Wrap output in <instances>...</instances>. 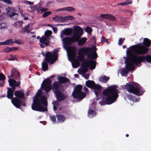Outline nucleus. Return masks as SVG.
I'll return each mask as SVG.
<instances>
[{
	"label": "nucleus",
	"instance_id": "1",
	"mask_svg": "<svg viewBox=\"0 0 151 151\" xmlns=\"http://www.w3.org/2000/svg\"><path fill=\"white\" fill-rule=\"evenodd\" d=\"M78 60L80 62L83 61L82 65L78 70L79 73L81 75L84 74L87 71L88 67L91 70L95 68L96 62L93 59L97 57L95 51L93 50L90 47H83L78 50Z\"/></svg>",
	"mask_w": 151,
	"mask_h": 151
},
{
	"label": "nucleus",
	"instance_id": "2",
	"mask_svg": "<svg viewBox=\"0 0 151 151\" xmlns=\"http://www.w3.org/2000/svg\"><path fill=\"white\" fill-rule=\"evenodd\" d=\"M74 32L71 37H68L62 39L63 46L66 51L68 58L69 55L72 58H74L77 51L76 47L72 46L68 47V46L73 42H77L83 33V29L79 26L74 27Z\"/></svg>",
	"mask_w": 151,
	"mask_h": 151
},
{
	"label": "nucleus",
	"instance_id": "3",
	"mask_svg": "<svg viewBox=\"0 0 151 151\" xmlns=\"http://www.w3.org/2000/svg\"><path fill=\"white\" fill-rule=\"evenodd\" d=\"M128 49L131 52L132 55L135 60V65H138L142 62L145 61L151 62V55H147L140 56L138 55H143L147 53L149 48L140 45H134L130 46Z\"/></svg>",
	"mask_w": 151,
	"mask_h": 151
},
{
	"label": "nucleus",
	"instance_id": "4",
	"mask_svg": "<svg viewBox=\"0 0 151 151\" xmlns=\"http://www.w3.org/2000/svg\"><path fill=\"white\" fill-rule=\"evenodd\" d=\"M117 86L116 85H112L108 87L103 92L102 100L99 102L102 106L106 104H110L114 102L118 96V90L116 89Z\"/></svg>",
	"mask_w": 151,
	"mask_h": 151
},
{
	"label": "nucleus",
	"instance_id": "5",
	"mask_svg": "<svg viewBox=\"0 0 151 151\" xmlns=\"http://www.w3.org/2000/svg\"><path fill=\"white\" fill-rule=\"evenodd\" d=\"M40 89L38 90L35 96L33 98L32 109L33 110L40 111H47V102L45 96L42 95Z\"/></svg>",
	"mask_w": 151,
	"mask_h": 151
},
{
	"label": "nucleus",
	"instance_id": "6",
	"mask_svg": "<svg viewBox=\"0 0 151 151\" xmlns=\"http://www.w3.org/2000/svg\"><path fill=\"white\" fill-rule=\"evenodd\" d=\"M127 57H124L122 59L125 60L124 63L126 64V68H122L120 69V73L122 76H126L129 71L134 70L135 65V60L134 59L130 50L128 48L126 51Z\"/></svg>",
	"mask_w": 151,
	"mask_h": 151
},
{
	"label": "nucleus",
	"instance_id": "7",
	"mask_svg": "<svg viewBox=\"0 0 151 151\" xmlns=\"http://www.w3.org/2000/svg\"><path fill=\"white\" fill-rule=\"evenodd\" d=\"M122 87L129 92L138 96L142 95L144 92L139 84L134 82H130L127 83L126 85L123 86Z\"/></svg>",
	"mask_w": 151,
	"mask_h": 151
},
{
	"label": "nucleus",
	"instance_id": "8",
	"mask_svg": "<svg viewBox=\"0 0 151 151\" xmlns=\"http://www.w3.org/2000/svg\"><path fill=\"white\" fill-rule=\"evenodd\" d=\"M59 51L58 49H55L54 50L52 54L50 52H47L46 54L45 58L42 64V69L44 71L47 70L48 68V64L45 61V60L47 62H49L51 64H52L56 60Z\"/></svg>",
	"mask_w": 151,
	"mask_h": 151
},
{
	"label": "nucleus",
	"instance_id": "9",
	"mask_svg": "<svg viewBox=\"0 0 151 151\" xmlns=\"http://www.w3.org/2000/svg\"><path fill=\"white\" fill-rule=\"evenodd\" d=\"M63 88V86L58 81L54 82L52 86V90L55 95L57 99L59 101L65 99L64 95L60 92Z\"/></svg>",
	"mask_w": 151,
	"mask_h": 151
},
{
	"label": "nucleus",
	"instance_id": "10",
	"mask_svg": "<svg viewBox=\"0 0 151 151\" xmlns=\"http://www.w3.org/2000/svg\"><path fill=\"white\" fill-rule=\"evenodd\" d=\"M82 86L81 85H77L74 88L72 96L74 98L81 100L85 98L86 94L82 91Z\"/></svg>",
	"mask_w": 151,
	"mask_h": 151
},
{
	"label": "nucleus",
	"instance_id": "11",
	"mask_svg": "<svg viewBox=\"0 0 151 151\" xmlns=\"http://www.w3.org/2000/svg\"><path fill=\"white\" fill-rule=\"evenodd\" d=\"M8 82L9 86L12 88H8L7 96L8 99H12L13 97V92L15 90V87L19 85L20 82L18 81L17 82L14 79H9Z\"/></svg>",
	"mask_w": 151,
	"mask_h": 151
},
{
	"label": "nucleus",
	"instance_id": "12",
	"mask_svg": "<svg viewBox=\"0 0 151 151\" xmlns=\"http://www.w3.org/2000/svg\"><path fill=\"white\" fill-rule=\"evenodd\" d=\"M86 85L88 87L93 88L96 96L97 97H101L100 96L101 95L102 92L100 90L101 86L100 85H96L94 81L90 80L86 82Z\"/></svg>",
	"mask_w": 151,
	"mask_h": 151
},
{
	"label": "nucleus",
	"instance_id": "13",
	"mask_svg": "<svg viewBox=\"0 0 151 151\" xmlns=\"http://www.w3.org/2000/svg\"><path fill=\"white\" fill-rule=\"evenodd\" d=\"M7 15L13 20H16L18 18V14L16 13V9L12 7H9L6 8Z\"/></svg>",
	"mask_w": 151,
	"mask_h": 151
},
{
	"label": "nucleus",
	"instance_id": "14",
	"mask_svg": "<svg viewBox=\"0 0 151 151\" xmlns=\"http://www.w3.org/2000/svg\"><path fill=\"white\" fill-rule=\"evenodd\" d=\"M51 82L50 79L44 80L42 82L41 87L44 89L46 93L49 92L51 89Z\"/></svg>",
	"mask_w": 151,
	"mask_h": 151
},
{
	"label": "nucleus",
	"instance_id": "15",
	"mask_svg": "<svg viewBox=\"0 0 151 151\" xmlns=\"http://www.w3.org/2000/svg\"><path fill=\"white\" fill-rule=\"evenodd\" d=\"M95 108V102H92V104L90 106L88 111V116L89 118H91L96 116V113L94 111Z\"/></svg>",
	"mask_w": 151,
	"mask_h": 151
},
{
	"label": "nucleus",
	"instance_id": "16",
	"mask_svg": "<svg viewBox=\"0 0 151 151\" xmlns=\"http://www.w3.org/2000/svg\"><path fill=\"white\" fill-rule=\"evenodd\" d=\"M104 19L110 20L112 21H115L116 20V18L114 16L108 14H102L100 15L99 19L101 21Z\"/></svg>",
	"mask_w": 151,
	"mask_h": 151
},
{
	"label": "nucleus",
	"instance_id": "17",
	"mask_svg": "<svg viewBox=\"0 0 151 151\" xmlns=\"http://www.w3.org/2000/svg\"><path fill=\"white\" fill-rule=\"evenodd\" d=\"M11 102L14 106L18 108H19L20 104L23 106H25L24 101H21L20 99L16 98H14L12 99Z\"/></svg>",
	"mask_w": 151,
	"mask_h": 151
},
{
	"label": "nucleus",
	"instance_id": "18",
	"mask_svg": "<svg viewBox=\"0 0 151 151\" xmlns=\"http://www.w3.org/2000/svg\"><path fill=\"white\" fill-rule=\"evenodd\" d=\"M73 29H72L67 28L64 30L62 31L60 35V37L62 38V40L64 38L65 35H70L72 33ZM66 38V37H65Z\"/></svg>",
	"mask_w": 151,
	"mask_h": 151
},
{
	"label": "nucleus",
	"instance_id": "19",
	"mask_svg": "<svg viewBox=\"0 0 151 151\" xmlns=\"http://www.w3.org/2000/svg\"><path fill=\"white\" fill-rule=\"evenodd\" d=\"M11 77L15 78L16 79H19L20 75L19 72L16 69L13 68L11 71V73L10 76H8V78Z\"/></svg>",
	"mask_w": 151,
	"mask_h": 151
},
{
	"label": "nucleus",
	"instance_id": "20",
	"mask_svg": "<svg viewBox=\"0 0 151 151\" xmlns=\"http://www.w3.org/2000/svg\"><path fill=\"white\" fill-rule=\"evenodd\" d=\"M50 38L46 36H43L40 40V43H44L46 46L49 45Z\"/></svg>",
	"mask_w": 151,
	"mask_h": 151
},
{
	"label": "nucleus",
	"instance_id": "21",
	"mask_svg": "<svg viewBox=\"0 0 151 151\" xmlns=\"http://www.w3.org/2000/svg\"><path fill=\"white\" fill-rule=\"evenodd\" d=\"M58 82L60 84V83H68V84L70 85V82H69V80L65 77L60 76L58 77Z\"/></svg>",
	"mask_w": 151,
	"mask_h": 151
},
{
	"label": "nucleus",
	"instance_id": "22",
	"mask_svg": "<svg viewBox=\"0 0 151 151\" xmlns=\"http://www.w3.org/2000/svg\"><path fill=\"white\" fill-rule=\"evenodd\" d=\"M87 38L86 37H83L82 38H79L78 40V44L79 46L83 45L86 42Z\"/></svg>",
	"mask_w": 151,
	"mask_h": 151
},
{
	"label": "nucleus",
	"instance_id": "23",
	"mask_svg": "<svg viewBox=\"0 0 151 151\" xmlns=\"http://www.w3.org/2000/svg\"><path fill=\"white\" fill-rule=\"evenodd\" d=\"M52 19L55 22H65L64 17L56 16L53 17Z\"/></svg>",
	"mask_w": 151,
	"mask_h": 151
},
{
	"label": "nucleus",
	"instance_id": "24",
	"mask_svg": "<svg viewBox=\"0 0 151 151\" xmlns=\"http://www.w3.org/2000/svg\"><path fill=\"white\" fill-rule=\"evenodd\" d=\"M15 96L17 97L22 99L24 97V93L20 91H17L15 92Z\"/></svg>",
	"mask_w": 151,
	"mask_h": 151
},
{
	"label": "nucleus",
	"instance_id": "25",
	"mask_svg": "<svg viewBox=\"0 0 151 151\" xmlns=\"http://www.w3.org/2000/svg\"><path fill=\"white\" fill-rule=\"evenodd\" d=\"M5 77L3 74L0 73V86H3L5 83Z\"/></svg>",
	"mask_w": 151,
	"mask_h": 151
},
{
	"label": "nucleus",
	"instance_id": "26",
	"mask_svg": "<svg viewBox=\"0 0 151 151\" xmlns=\"http://www.w3.org/2000/svg\"><path fill=\"white\" fill-rule=\"evenodd\" d=\"M30 25V24H28L27 25H26L24 28H23L22 30L20 31V32L22 33L24 32L29 33L30 32L29 29Z\"/></svg>",
	"mask_w": 151,
	"mask_h": 151
},
{
	"label": "nucleus",
	"instance_id": "27",
	"mask_svg": "<svg viewBox=\"0 0 151 151\" xmlns=\"http://www.w3.org/2000/svg\"><path fill=\"white\" fill-rule=\"evenodd\" d=\"M151 44V41L147 38H145L143 39V44L147 47H149Z\"/></svg>",
	"mask_w": 151,
	"mask_h": 151
},
{
	"label": "nucleus",
	"instance_id": "28",
	"mask_svg": "<svg viewBox=\"0 0 151 151\" xmlns=\"http://www.w3.org/2000/svg\"><path fill=\"white\" fill-rule=\"evenodd\" d=\"M109 78L106 76H101L99 78V81L103 83H106L109 80Z\"/></svg>",
	"mask_w": 151,
	"mask_h": 151
},
{
	"label": "nucleus",
	"instance_id": "29",
	"mask_svg": "<svg viewBox=\"0 0 151 151\" xmlns=\"http://www.w3.org/2000/svg\"><path fill=\"white\" fill-rule=\"evenodd\" d=\"M72 65L73 67L74 68H77L80 65V63L78 60H74L71 62Z\"/></svg>",
	"mask_w": 151,
	"mask_h": 151
},
{
	"label": "nucleus",
	"instance_id": "30",
	"mask_svg": "<svg viewBox=\"0 0 151 151\" xmlns=\"http://www.w3.org/2000/svg\"><path fill=\"white\" fill-rule=\"evenodd\" d=\"M58 121V122H62L65 120V117L63 115H59L57 116Z\"/></svg>",
	"mask_w": 151,
	"mask_h": 151
},
{
	"label": "nucleus",
	"instance_id": "31",
	"mask_svg": "<svg viewBox=\"0 0 151 151\" xmlns=\"http://www.w3.org/2000/svg\"><path fill=\"white\" fill-rule=\"evenodd\" d=\"M127 97L130 100L133 101V102H136L138 101L135 97L131 95H128L127 96Z\"/></svg>",
	"mask_w": 151,
	"mask_h": 151
},
{
	"label": "nucleus",
	"instance_id": "32",
	"mask_svg": "<svg viewBox=\"0 0 151 151\" xmlns=\"http://www.w3.org/2000/svg\"><path fill=\"white\" fill-rule=\"evenodd\" d=\"M64 17V22H66L69 20H73L75 18L72 16H68Z\"/></svg>",
	"mask_w": 151,
	"mask_h": 151
},
{
	"label": "nucleus",
	"instance_id": "33",
	"mask_svg": "<svg viewBox=\"0 0 151 151\" xmlns=\"http://www.w3.org/2000/svg\"><path fill=\"white\" fill-rule=\"evenodd\" d=\"M132 1H127L124 2L122 3L118 4L117 5L124 6L127 5L128 4H131L132 3Z\"/></svg>",
	"mask_w": 151,
	"mask_h": 151
},
{
	"label": "nucleus",
	"instance_id": "34",
	"mask_svg": "<svg viewBox=\"0 0 151 151\" xmlns=\"http://www.w3.org/2000/svg\"><path fill=\"white\" fill-rule=\"evenodd\" d=\"M75 9L72 6H69L65 7V11L68 12H72L73 11L75 10Z\"/></svg>",
	"mask_w": 151,
	"mask_h": 151
},
{
	"label": "nucleus",
	"instance_id": "35",
	"mask_svg": "<svg viewBox=\"0 0 151 151\" xmlns=\"http://www.w3.org/2000/svg\"><path fill=\"white\" fill-rule=\"evenodd\" d=\"M51 13L52 12L50 11L45 12L43 14L42 17L44 18L50 15Z\"/></svg>",
	"mask_w": 151,
	"mask_h": 151
},
{
	"label": "nucleus",
	"instance_id": "36",
	"mask_svg": "<svg viewBox=\"0 0 151 151\" xmlns=\"http://www.w3.org/2000/svg\"><path fill=\"white\" fill-rule=\"evenodd\" d=\"M52 33V32L51 31L47 30L45 32L44 36H46L47 37L48 36L49 38H50V35Z\"/></svg>",
	"mask_w": 151,
	"mask_h": 151
},
{
	"label": "nucleus",
	"instance_id": "37",
	"mask_svg": "<svg viewBox=\"0 0 151 151\" xmlns=\"http://www.w3.org/2000/svg\"><path fill=\"white\" fill-rule=\"evenodd\" d=\"M124 40H125L124 38H120L118 40V45L119 46H121Z\"/></svg>",
	"mask_w": 151,
	"mask_h": 151
},
{
	"label": "nucleus",
	"instance_id": "38",
	"mask_svg": "<svg viewBox=\"0 0 151 151\" xmlns=\"http://www.w3.org/2000/svg\"><path fill=\"white\" fill-rule=\"evenodd\" d=\"M5 45H10L12 44L13 41L11 39H10L5 41Z\"/></svg>",
	"mask_w": 151,
	"mask_h": 151
},
{
	"label": "nucleus",
	"instance_id": "39",
	"mask_svg": "<svg viewBox=\"0 0 151 151\" xmlns=\"http://www.w3.org/2000/svg\"><path fill=\"white\" fill-rule=\"evenodd\" d=\"M101 40L102 42H105L107 45L109 44V42L108 41V39H106L104 37L102 36V37L101 39Z\"/></svg>",
	"mask_w": 151,
	"mask_h": 151
},
{
	"label": "nucleus",
	"instance_id": "40",
	"mask_svg": "<svg viewBox=\"0 0 151 151\" xmlns=\"http://www.w3.org/2000/svg\"><path fill=\"white\" fill-rule=\"evenodd\" d=\"M85 31L88 33H89L91 32L92 31V29L91 27H87L85 29Z\"/></svg>",
	"mask_w": 151,
	"mask_h": 151
},
{
	"label": "nucleus",
	"instance_id": "41",
	"mask_svg": "<svg viewBox=\"0 0 151 151\" xmlns=\"http://www.w3.org/2000/svg\"><path fill=\"white\" fill-rule=\"evenodd\" d=\"M58 102L57 101H54L52 102V104L53 105V109L54 110H55L57 108V106L58 105Z\"/></svg>",
	"mask_w": 151,
	"mask_h": 151
},
{
	"label": "nucleus",
	"instance_id": "42",
	"mask_svg": "<svg viewBox=\"0 0 151 151\" xmlns=\"http://www.w3.org/2000/svg\"><path fill=\"white\" fill-rule=\"evenodd\" d=\"M7 27V24L4 22H3L1 23L0 24V29H2L3 28H6Z\"/></svg>",
	"mask_w": 151,
	"mask_h": 151
},
{
	"label": "nucleus",
	"instance_id": "43",
	"mask_svg": "<svg viewBox=\"0 0 151 151\" xmlns=\"http://www.w3.org/2000/svg\"><path fill=\"white\" fill-rule=\"evenodd\" d=\"M1 1H4L7 4L11 5L12 2L10 0H0Z\"/></svg>",
	"mask_w": 151,
	"mask_h": 151
},
{
	"label": "nucleus",
	"instance_id": "44",
	"mask_svg": "<svg viewBox=\"0 0 151 151\" xmlns=\"http://www.w3.org/2000/svg\"><path fill=\"white\" fill-rule=\"evenodd\" d=\"M10 50V48L7 47L4 49L3 51L5 52H11Z\"/></svg>",
	"mask_w": 151,
	"mask_h": 151
},
{
	"label": "nucleus",
	"instance_id": "45",
	"mask_svg": "<svg viewBox=\"0 0 151 151\" xmlns=\"http://www.w3.org/2000/svg\"><path fill=\"white\" fill-rule=\"evenodd\" d=\"M51 121L53 123H55L56 121V117L55 116H50Z\"/></svg>",
	"mask_w": 151,
	"mask_h": 151
},
{
	"label": "nucleus",
	"instance_id": "46",
	"mask_svg": "<svg viewBox=\"0 0 151 151\" xmlns=\"http://www.w3.org/2000/svg\"><path fill=\"white\" fill-rule=\"evenodd\" d=\"M18 48L17 47H11L10 48V51H14L15 50H18Z\"/></svg>",
	"mask_w": 151,
	"mask_h": 151
},
{
	"label": "nucleus",
	"instance_id": "47",
	"mask_svg": "<svg viewBox=\"0 0 151 151\" xmlns=\"http://www.w3.org/2000/svg\"><path fill=\"white\" fill-rule=\"evenodd\" d=\"M40 10L42 12H46V11L48 10L47 8H42L40 9Z\"/></svg>",
	"mask_w": 151,
	"mask_h": 151
},
{
	"label": "nucleus",
	"instance_id": "48",
	"mask_svg": "<svg viewBox=\"0 0 151 151\" xmlns=\"http://www.w3.org/2000/svg\"><path fill=\"white\" fill-rule=\"evenodd\" d=\"M25 3L26 4H29L30 5H32L33 4L34 2H32L30 1H25Z\"/></svg>",
	"mask_w": 151,
	"mask_h": 151
},
{
	"label": "nucleus",
	"instance_id": "49",
	"mask_svg": "<svg viewBox=\"0 0 151 151\" xmlns=\"http://www.w3.org/2000/svg\"><path fill=\"white\" fill-rule=\"evenodd\" d=\"M65 11V7L62 8L61 9H58L56 10V11L57 12L63 11Z\"/></svg>",
	"mask_w": 151,
	"mask_h": 151
},
{
	"label": "nucleus",
	"instance_id": "50",
	"mask_svg": "<svg viewBox=\"0 0 151 151\" xmlns=\"http://www.w3.org/2000/svg\"><path fill=\"white\" fill-rule=\"evenodd\" d=\"M52 28L54 32H55V33H56L58 31V29L57 28L55 27H52Z\"/></svg>",
	"mask_w": 151,
	"mask_h": 151
},
{
	"label": "nucleus",
	"instance_id": "51",
	"mask_svg": "<svg viewBox=\"0 0 151 151\" xmlns=\"http://www.w3.org/2000/svg\"><path fill=\"white\" fill-rule=\"evenodd\" d=\"M89 76V74H86L84 75V78L86 79H87L88 78Z\"/></svg>",
	"mask_w": 151,
	"mask_h": 151
},
{
	"label": "nucleus",
	"instance_id": "52",
	"mask_svg": "<svg viewBox=\"0 0 151 151\" xmlns=\"http://www.w3.org/2000/svg\"><path fill=\"white\" fill-rule=\"evenodd\" d=\"M15 56H12L10 59H9L8 60H13L15 59Z\"/></svg>",
	"mask_w": 151,
	"mask_h": 151
},
{
	"label": "nucleus",
	"instance_id": "53",
	"mask_svg": "<svg viewBox=\"0 0 151 151\" xmlns=\"http://www.w3.org/2000/svg\"><path fill=\"white\" fill-rule=\"evenodd\" d=\"M51 2L50 1H48L46 4V6L48 7L51 4Z\"/></svg>",
	"mask_w": 151,
	"mask_h": 151
},
{
	"label": "nucleus",
	"instance_id": "54",
	"mask_svg": "<svg viewBox=\"0 0 151 151\" xmlns=\"http://www.w3.org/2000/svg\"><path fill=\"white\" fill-rule=\"evenodd\" d=\"M14 42H15L16 43L18 44H20L22 43L19 40H16Z\"/></svg>",
	"mask_w": 151,
	"mask_h": 151
},
{
	"label": "nucleus",
	"instance_id": "55",
	"mask_svg": "<svg viewBox=\"0 0 151 151\" xmlns=\"http://www.w3.org/2000/svg\"><path fill=\"white\" fill-rule=\"evenodd\" d=\"M84 90L86 92V93H88V89L86 87H85L84 88Z\"/></svg>",
	"mask_w": 151,
	"mask_h": 151
},
{
	"label": "nucleus",
	"instance_id": "56",
	"mask_svg": "<svg viewBox=\"0 0 151 151\" xmlns=\"http://www.w3.org/2000/svg\"><path fill=\"white\" fill-rule=\"evenodd\" d=\"M44 43H40V45L41 47L42 48H44Z\"/></svg>",
	"mask_w": 151,
	"mask_h": 151
},
{
	"label": "nucleus",
	"instance_id": "57",
	"mask_svg": "<svg viewBox=\"0 0 151 151\" xmlns=\"http://www.w3.org/2000/svg\"><path fill=\"white\" fill-rule=\"evenodd\" d=\"M5 45V41L4 42H0V45Z\"/></svg>",
	"mask_w": 151,
	"mask_h": 151
},
{
	"label": "nucleus",
	"instance_id": "58",
	"mask_svg": "<svg viewBox=\"0 0 151 151\" xmlns=\"http://www.w3.org/2000/svg\"><path fill=\"white\" fill-rule=\"evenodd\" d=\"M74 76L76 78H78V74H75Z\"/></svg>",
	"mask_w": 151,
	"mask_h": 151
},
{
	"label": "nucleus",
	"instance_id": "59",
	"mask_svg": "<svg viewBox=\"0 0 151 151\" xmlns=\"http://www.w3.org/2000/svg\"><path fill=\"white\" fill-rule=\"evenodd\" d=\"M19 12L21 14H22L23 13V12L22 10H21L20 9L19 10Z\"/></svg>",
	"mask_w": 151,
	"mask_h": 151
},
{
	"label": "nucleus",
	"instance_id": "60",
	"mask_svg": "<svg viewBox=\"0 0 151 151\" xmlns=\"http://www.w3.org/2000/svg\"><path fill=\"white\" fill-rule=\"evenodd\" d=\"M24 19L25 20H27L28 19V17H25L24 18Z\"/></svg>",
	"mask_w": 151,
	"mask_h": 151
},
{
	"label": "nucleus",
	"instance_id": "61",
	"mask_svg": "<svg viewBox=\"0 0 151 151\" xmlns=\"http://www.w3.org/2000/svg\"><path fill=\"white\" fill-rule=\"evenodd\" d=\"M22 16V17H24L25 16V14H24V13H23V14H21Z\"/></svg>",
	"mask_w": 151,
	"mask_h": 151
},
{
	"label": "nucleus",
	"instance_id": "62",
	"mask_svg": "<svg viewBox=\"0 0 151 151\" xmlns=\"http://www.w3.org/2000/svg\"><path fill=\"white\" fill-rule=\"evenodd\" d=\"M47 26H49V27H53V26H52V25H51L49 24H48V25H47Z\"/></svg>",
	"mask_w": 151,
	"mask_h": 151
},
{
	"label": "nucleus",
	"instance_id": "63",
	"mask_svg": "<svg viewBox=\"0 0 151 151\" xmlns=\"http://www.w3.org/2000/svg\"><path fill=\"white\" fill-rule=\"evenodd\" d=\"M36 38L37 39H39L40 38V37L39 36H37V37Z\"/></svg>",
	"mask_w": 151,
	"mask_h": 151
},
{
	"label": "nucleus",
	"instance_id": "64",
	"mask_svg": "<svg viewBox=\"0 0 151 151\" xmlns=\"http://www.w3.org/2000/svg\"><path fill=\"white\" fill-rule=\"evenodd\" d=\"M123 48L124 49H125V48H126V45L125 46H123Z\"/></svg>",
	"mask_w": 151,
	"mask_h": 151
}]
</instances>
